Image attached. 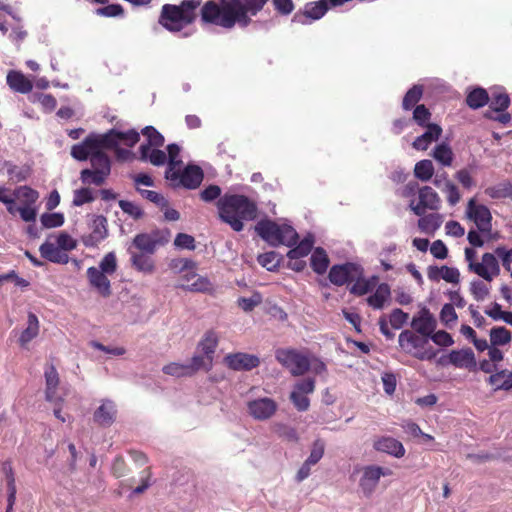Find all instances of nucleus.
<instances>
[{
    "instance_id": "nucleus-1",
    "label": "nucleus",
    "mask_w": 512,
    "mask_h": 512,
    "mask_svg": "<svg viewBox=\"0 0 512 512\" xmlns=\"http://www.w3.org/2000/svg\"><path fill=\"white\" fill-rule=\"evenodd\" d=\"M269 0H219L207 1L200 10L201 21L231 30L236 25L246 28L252 17L263 10Z\"/></svg>"
},
{
    "instance_id": "nucleus-2",
    "label": "nucleus",
    "mask_w": 512,
    "mask_h": 512,
    "mask_svg": "<svg viewBox=\"0 0 512 512\" xmlns=\"http://www.w3.org/2000/svg\"><path fill=\"white\" fill-rule=\"evenodd\" d=\"M218 215L221 221L228 224L234 231L244 228V221L254 220L257 207L247 196L225 194L217 201Z\"/></svg>"
},
{
    "instance_id": "nucleus-3",
    "label": "nucleus",
    "mask_w": 512,
    "mask_h": 512,
    "mask_svg": "<svg viewBox=\"0 0 512 512\" xmlns=\"http://www.w3.org/2000/svg\"><path fill=\"white\" fill-rule=\"evenodd\" d=\"M202 0H183L179 5L162 6L159 23L170 32H180L196 19Z\"/></svg>"
},
{
    "instance_id": "nucleus-4",
    "label": "nucleus",
    "mask_w": 512,
    "mask_h": 512,
    "mask_svg": "<svg viewBox=\"0 0 512 512\" xmlns=\"http://www.w3.org/2000/svg\"><path fill=\"white\" fill-rule=\"evenodd\" d=\"M257 234L269 245L277 247L286 245L291 247L298 241L296 230L290 225H279L272 220H261L255 226Z\"/></svg>"
},
{
    "instance_id": "nucleus-5",
    "label": "nucleus",
    "mask_w": 512,
    "mask_h": 512,
    "mask_svg": "<svg viewBox=\"0 0 512 512\" xmlns=\"http://www.w3.org/2000/svg\"><path fill=\"white\" fill-rule=\"evenodd\" d=\"M400 348L414 358L424 361L436 357L437 351L428 346L429 338L415 333L412 330H403L398 337Z\"/></svg>"
},
{
    "instance_id": "nucleus-6",
    "label": "nucleus",
    "mask_w": 512,
    "mask_h": 512,
    "mask_svg": "<svg viewBox=\"0 0 512 512\" xmlns=\"http://www.w3.org/2000/svg\"><path fill=\"white\" fill-rule=\"evenodd\" d=\"M91 168L80 172V180L83 184L103 185L111 173V160L103 151H95L89 159Z\"/></svg>"
},
{
    "instance_id": "nucleus-7",
    "label": "nucleus",
    "mask_w": 512,
    "mask_h": 512,
    "mask_svg": "<svg viewBox=\"0 0 512 512\" xmlns=\"http://www.w3.org/2000/svg\"><path fill=\"white\" fill-rule=\"evenodd\" d=\"M476 251L472 248H465V259L468 262V269L486 281L491 282L500 273V267L496 256L492 253H484L482 262L476 263L474 259Z\"/></svg>"
},
{
    "instance_id": "nucleus-8",
    "label": "nucleus",
    "mask_w": 512,
    "mask_h": 512,
    "mask_svg": "<svg viewBox=\"0 0 512 512\" xmlns=\"http://www.w3.org/2000/svg\"><path fill=\"white\" fill-rule=\"evenodd\" d=\"M275 358L293 376H302L310 370L308 357L295 349H277Z\"/></svg>"
},
{
    "instance_id": "nucleus-9",
    "label": "nucleus",
    "mask_w": 512,
    "mask_h": 512,
    "mask_svg": "<svg viewBox=\"0 0 512 512\" xmlns=\"http://www.w3.org/2000/svg\"><path fill=\"white\" fill-rule=\"evenodd\" d=\"M166 179L170 180L174 187L182 186L187 189H196L203 181V170L197 165H188L181 173L167 169Z\"/></svg>"
},
{
    "instance_id": "nucleus-10",
    "label": "nucleus",
    "mask_w": 512,
    "mask_h": 512,
    "mask_svg": "<svg viewBox=\"0 0 512 512\" xmlns=\"http://www.w3.org/2000/svg\"><path fill=\"white\" fill-rule=\"evenodd\" d=\"M171 239V231L167 228L153 230L150 233H139L133 239V245L141 252L153 254L160 246Z\"/></svg>"
},
{
    "instance_id": "nucleus-11",
    "label": "nucleus",
    "mask_w": 512,
    "mask_h": 512,
    "mask_svg": "<svg viewBox=\"0 0 512 512\" xmlns=\"http://www.w3.org/2000/svg\"><path fill=\"white\" fill-rule=\"evenodd\" d=\"M466 216L472 220L482 234H490L492 230V215L489 208L483 204H477L475 198L468 201Z\"/></svg>"
},
{
    "instance_id": "nucleus-12",
    "label": "nucleus",
    "mask_w": 512,
    "mask_h": 512,
    "mask_svg": "<svg viewBox=\"0 0 512 512\" xmlns=\"http://www.w3.org/2000/svg\"><path fill=\"white\" fill-rule=\"evenodd\" d=\"M409 207L415 215L422 216L427 209H440L441 199L434 189L430 186H424L418 191V203L415 204L414 201H411Z\"/></svg>"
},
{
    "instance_id": "nucleus-13",
    "label": "nucleus",
    "mask_w": 512,
    "mask_h": 512,
    "mask_svg": "<svg viewBox=\"0 0 512 512\" xmlns=\"http://www.w3.org/2000/svg\"><path fill=\"white\" fill-rule=\"evenodd\" d=\"M440 366L453 365L457 368H467L473 370L476 368V359L471 348L452 350L448 355L441 356L437 360Z\"/></svg>"
},
{
    "instance_id": "nucleus-14",
    "label": "nucleus",
    "mask_w": 512,
    "mask_h": 512,
    "mask_svg": "<svg viewBox=\"0 0 512 512\" xmlns=\"http://www.w3.org/2000/svg\"><path fill=\"white\" fill-rule=\"evenodd\" d=\"M391 475V470L376 465H369L363 468V474L359 486L365 496H370L376 489L382 476Z\"/></svg>"
},
{
    "instance_id": "nucleus-15",
    "label": "nucleus",
    "mask_w": 512,
    "mask_h": 512,
    "mask_svg": "<svg viewBox=\"0 0 512 512\" xmlns=\"http://www.w3.org/2000/svg\"><path fill=\"white\" fill-rule=\"evenodd\" d=\"M247 408L254 419L262 421L271 418L276 413L278 404L272 398L263 397L249 401Z\"/></svg>"
},
{
    "instance_id": "nucleus-16",
    "label": "nucleus",
    "mask_w": 512,
    "mask_h": 512,
    "mask_svg": "<svg viewBox=\"0 0 512 512\" xmlns=\"http://www.w3.org/2000/svg\"><path fill=\"white\" fill-rule=\"evenodd\" d=\"M224 363L235 371H250L260 365V359L253 354L237 352L226 355Z\"/></svg>"
},
{
    "instance_id": "nucleus-17",
    "label": "nucleus",
    "mask_w": 512,
    "mask_h": 512,
    "mask_svg": "<svg viewBox=\"0 0 512 512\" xmlns=\"http://www.w3.org/2000/svg\"><path fill=\"white\" fill-rule=\"evenodd\" d=\"M410 325L415 333L429 338L436 329L437 321L429 309L424 307L412 318Z\"/></svg>"
},
{
    "instance_id": "nucleus-18",
    "label": "nucleus",
    "mask_w": 512,
    "mask_h": 512,
    "mask_svg": "<svg viewBox=\"0 0 512 512\" xmlns=\"http://www.w3.org/2000/svg\"><path fill=\"white\" fill-rule=\"evenodd\" d=\"M358 274L359 267L353 263L334 265L329 271V280L337 286H342L353 281Z\"/></svg>"
},
{
    "instance_id": "nucleus-19",
    "label": "nucleus",
    "mask_w": 512,
    "mask_h": 512,
    "mask_svg": "<svg viewBox=\"0 0 512 512\" xmlns=\"http://www.w3.org/2000/svg\"><path fill=\"white\" fill-rule=\"evenodd\" d=\"M116 404L110 400H102L101 405L95 410L93 420L99 426L110 427L116 420Z\"/></svg>"
},
{
    "instance_id": "nucleus-20",
    "label": "nucleus",
    "mask_w": 512,
    "mask_h": 512,
    "mask_svg": "<svg viewBox=\"0 0 512 512\" xmlns=\"http://www.w3.org/2000/svg\"><path fill=\"white\" fill-rule=\"evenodd\" d=\"M107 274L99 271L96 267H89L87 269V278L90 285L95 288L99 294L105 298L112 294L110 280L106 276Z\"/></svg>"
},
{
    "instance_id": "nucleus-21",
    "label": "nucleus",
    "mask_w": 512,
    "mask_h": 512,
    "mask_svg": "<svg viewBox=\"0 0 512 512\" xmlns=\"http://www.w3.org/2000/svg\"><path fill=\"white\" fill-rule=\"evenodd\" d=\"M373 447L375 450L387 453L397 458H401L405 454L403 444L393 437L383 436L374 441Z\"/></svg>"
},
{
    "instance_id": "nucleus-22",
    "label": "nucleus",
    "mask_w": 512,
    "mask_h": 512,
    "mask_svg": "<svg viewBox=\"0 0 512 512\" xmlns=\"http://www.w3.org/2000/svg\"><path fill=\"white\" fill-rule=\"evenodd\" d=\"M425 127L427 128L426 131L418 136L412 143L413 148L416 150H426L429 145L437 141L442 134V128L437 124L430 123Z\"/></svg>"
},
{
    "instance_id": "nucleus-23",
    "label": "nucleus",
    "mask_w": 512,
    "mask_h": 512,
    "mask_svg": "<svg viewBox=\"0 0 512 512\" xmlns=\"http://www.w3.org/2000/svg\"><path fill=\"white\" fill-rule=\"evenodd\" d=\"M46 390L45 399L49 402L57 400L56 392L59 385V374L53 364H47L44 371Z\"/></svg>"
},
{
    "instance_id": "nucleus-24",
    "label": "nucleus",
    "mask_w": 512,
    "mask_h": 512,
    "mask_svg": "<svg viewBox=\"0 0 512 512\" xmlns=\"http://www.w3.org/2000/svg\"><path fill=\"white\" fill-rule=\"evenodd\" d=\"M41 256L53 263L66 264L69 257L67 253L63 252L57 245L50 241H45L39 248Z\"/></svg>"
},
{
    "instance_id": "nucleus-25",
    "label": "nucleus",
    "mask_w": 512,
    "mask_h": 512,
    "mask_svg": "<svg viewBox=\"0 0 512 512\" xmlns=\"http://www.w3.org/2000/svg\"><path fill=\"white\" fill-rule=\"evenodd\" d=\"M91 139L95 142V150L103 151L104 149H112L119 144L117 130L111 129L104 134H90Z\"/></svg>"
},
{
    "instance_id": "nucleus-26",
    "label": "nucleus",
    "mask_w": 512,
    "mask_h": 512,
    "mask_svg": "<svg viewBox=\"0 0 512 512\" xmlns=\"http://www.w3.org/2000/svg\"><path fill=\"white\" fill-rule=\"evenodd\" d=\"M219 343V337L214 330H208L204 333L202 339L198 343V349H200L206 356L208 362L213 361V354Z\"/></svg>"
},
{
    "instance_id": "nucleus-27",
    "label": "nucleus",
    "mask_w": 512,
    "mask_h": 512,
    "mask_svg": "<svg viewBox=\"0 0 512 512\" xmlns=\"http://www.w3.org/2000/svg\"><path fill=\"white\" fill-rule=\"evenodd\" d=\"M94 145L95 142L89 134L81 143L71 147V156L78 161H86L96 151Z\"/></svg>"
},
{
    "instance_id": "nucleus-28",
    "label": "nucleus",
    "mask_w": 512,
    "mask_h": 512,
    "mask_svg": "<svg viewBox=\"0 0 512 512\" xmlns=\"http://www.w3.org/2000/svg\"><path fill=\"white\" fill-rule=\"evenodd\" d=\"M39 334V321L34 313H29L27 318V327L21 332L19 344L26 347L29 342L36 338Z\"/></svg>"
},
{
    "instance_id": "nucleus-29",
    "label": "nucleus",
    "mask_w": 512,
    "mask_h": 512,
    "mask_svg": "<svg viewBox=\"0 0 512 512\" xmlns=\"http://www.w3.org/2000/svg\"><path fill=\"white\" fill-rule=\"evenodd\" d=\"M7 84L9 87L20 93H28L32 90L33 86L21 72L10 71L7 75Z\"/></svg>"
},
{
    "instance_id": "nucleus-30",
    "label": "nucleus",
    "mask_w": 512,
    "mask_h": 512,
    "mask_svg": "<svg viewBox=\"0 0 512 512\" xmlns=\"http://www.w3.org/2000/svg\"><path fill=\"white\" fill-rule=\"evenodd\" d=\"M140 159L142 161H149L155 166H161L165 164L167 156L164 151L159 149H151L149 145H141L139 148Z\"/></svg>"
},
{
    "instance_id": "nucleus-31",
    "label": "nucleus",
    "mask_w": 512,
    "mask_h": 512,
    "mask_svg": "<svg viewBox=\"0 0 512 512\" xmlns=\"http://www.w3.org/2000/svg\"><path fill=\"white\" fill-rule=\"evenodd\" d=\"M431 156L443 167L452 166L454 160V153L451 147L446 143L436 145Z\"/></svg>"
},
{
    "instance_id": "nucleus-32",
    "label": "nucleus",
    "mask_w": 512,
    "mask_h": 512,
    "mask_svg": "<svg viewBox=\"0 0 512 512\" xmlns=\"http://www.w3.org/2000/svg\"><path fill=\"white\" fill-rule=\"evenodd\" d=\"M132 266L140 272L152 273L155 269L151 254L131 252Z\"/></svg>"
},
{
    "instance_id": "nucleus-33",
    "label": "nucleus",
    "mask_w": 512,
    "mask_h": 512,
    "mask_svg": "<svg viewBox=\"0 0 512 512\" xmlns=\"http://www.w3.org/2000/svg\"><path fill=\"white\" fill-rule=\"evenodd\" d=\"M310 264L313 271L319 275L324 274L329 266V258L326 251L317 247L311 255Z\"/></svg>"
},
{
    "instance_id": "nucleus-34",
    "label": "nucleus",
    "mask_w": 512,
    "mask_h": 512,
    "mask_svg": "<svg viewBox=\"0 0 512 512\" xmlns=\"http://www.w3.org/2000/svg\"><path fill=\"white\" fill-rule=\"evenodd\" d=\"M389 297L390 287L388 284L382 283L377 287L374 294L368 297L367 302L371 307L375 309H381Z\"/></svg>"
},
{
    "instance_id": "nucleus-35",
    "label": "nucleus",
    "mask_w": 512,
    "mask_h": 512,
    "mask_svg": "<svg viewBox=\"0 0 512 512\" xmlns=\"http://www.w3.org/2000/svg\"><path fill=\"white\" fill-rule=\"evenodd\" d=\"M488 382L495 386V390H509L512 388V372L502 370L491 374Z\"/></svg>"
},
{
    "instance_id": "nucleus-36",
    "label": "nucleus",
    "mask_w": 512,
    "mask_h": 512,
    "mask_svg": "<svg viewBox=\"0 0 512 512\" xmlns=\"http://www.w3.org/2000/svg\"><path fill=\"white\" fill-rule=\"evenodd\" d=\"M489 102V95L484 88L478 87L470 91L466 97L467 105L472 109H479Z\"/></svg>"
},
{
    "instance_id": "nucleus-37",
    "label": "nucleus",
    "mask_w": 512,
    "mask_h": 512,
    "mask_svg": "<svg viewBox=\"0 0 512 512\" xmlns=\"http://www.w3.org/2000/svg\"><path fill=\"white\" fill-rule=\"evenodd\" d=\"M485 194L493 199L511 198L512 199V182L503 181L496 185L487 187Z\"/></svg>"
},
{
    "instance_id": "nucleus-38",
    "label": "nucleus",
    "mask_w": 512,
    "mask_h": 512,
    "mask_svg": "<svg viewBox=\"0 0 512 512\" xmlns=\"http://www.w3.org/2000/svg\"><path fill=\"white\" fill-rule=\"evenodd\" d=\"M443 222V217L440 214L422 215L418 220V226L421 230L426 232H434L440 228Z\"/></svg>"
},
{
    "instance_id": "nucleus-39",
    "label": "nucleus",
    "mask_w": 512,
    "mask_h": 512,
    "mask_svg": "<svg viewBox=\"0 0 512 512\" xmlns=\"http://www.w3.org/2000/svg\"><path fill=\"white\" fill-rule=\"evenodd\" d=\"M415 177L421 181H429L434 174V166L431 160L424 159L415 164Z\"/></svg>"
},
{
    "instance_id": "nucleus-40",
    "label": "nucleus",
    "mask_w": 512,
    "mask_h": 512,
    "mask_svg": "<svg viewBox=\"0 0 512 512\" xmlns=\"http://www.w3.org/2000/svg\"><path fill=\"white\" fill-rule=\"evenodd\" d=\"M490 341L493 346L508 344L511 341V332L503 326L493 327L490 330Z\"/></svg>"
},
{
    "instance_id": "nucleus-41",
    "label": "nucleus",
    "mask_w": 512,
    "mask_h": 512,
    "mask_svg": "<svg viewBox=\"0 0 512 512\" xmlns=\"http://www.w3.org/2000/svg\"><path fill=\"white\" fill-rule=\"evenodd\" d=\"M313 247V239L307 237L303 239L296 247L288 251V259L303 258L307 256Z\"/></svg>"
},
{
    "instance_id": "nucleus-42",
    "label": "nucleus",
    "mask_w": 512,
    "mask_h": 512,
    "mask_svg": "<svg viewBox=\"0 0 512 512\" xmlns=\"http://www.w3.org/2000/svg\"><path fill=\"white\" fill-rule=\"evenodd\" d=\"M186 367L189 376L194 375L201 369L209 370L212 366V362H208L206 356L194 355L190 361L186 362Z\"/></svg>"
},
{
    "instance_id": "nucleus-43",
    "label": "nucleus",
    "mask_w": 512,
    "mask_h": 512,
    "mask_svg": "<svg viewBox=\"0 0 512 512\" xmlns=\"http://www.w3.org/2000/svg\"><path fill=\"white\" fill-rule=\"evenodd\" d=\"M422 94L423 87L421 85H414L412 88H410L403 98V109L410 110L412 107H414L417 104V102L421 99Z\"/></svg>"
},
{
    "instance_id": "nucleus-44",
    "label": "nucleus",
    "mask_w": 512,
    "mask_h": 512,
    "mask_svg": "<svg viewBox=\"0 0 512 512\" xmlns=\"http://www.w3.org/2000/svg\"><path fill=\"white\" fill-rule=\"evenodd\" d=\"M178 287L192 292H207L212 289V284L206 277L198 276L194 282L190 284L181 283Z\"/></svg>"
},
{
    "instance_id": "nucleus-45",
    "label": "nucleus",
    "mask_w": 512,
    "mask_h": 512,
    "mask_svg": "<svg viewBox=\"0 0 512 512\" xmlns=\"http://www.w3.org/2000/svg\"><path fill=\"white\" fill-rule=\"evenodd\" d=\"M15 195L24 203V205H34L39 198V193L28 186H21L17 188L15 190Z\"/></svg>"
},
{
    "instance_id": "nucleus-46",
    "label": "nucleus",
    "mask_w": 512,
    "mask_h": 512,
    "mask_svg": "<svg viewBox=\"0 0 512 512\" xmlns=\"http://www.w3.org/2000/svg\"><path fill=\"white\" fill-rule=\"evenodd\" d=\"M95 200L93 192L90 188L84 187L80 189H76L73 192V201L72 204L76 207H80L86 203H91Z\"/></svg>"
},
{
    "instance_id": "nucleus-47",
    "label": "nucleus",
    "mask_w": 512,
    "mask_h": 512,
    "mask_svg": "<svg viewBox=\"0 0 512 512\" xmlns=\"http://www.w3.org/2000/svg\"><path fill=\"white\" fill-rule=\"evenodd\" d=\"M137 192L145 199L157 205L160 209L167 206L168 200L160 193L152 190L141 189L136 187Z\"/></svg>"
},
{
    "instance_id": "nucleus-48",
    "label": "nucleus",
    "mask_w": 512,
    "mask_h": 512,
    "mask_svg": "<svg viewBox=\"0 0 512 512\" xmlns=\"http://www.w3.org/2000/svg\"><path fill=\"white\" fill-rule=\"evenodd\" d=\"M142 134L147 138V143L145 145H149L151 148L161 147L164 144V137L161 133H159L153 126H146L142 130Z\"/></svg>"
},
{
    "instance_id": "nucleus-49",
    "label": "nucleus",
    "mask_w": 512,
    "mask_h": 512,
    "mask_svg": "<svg viewBox=\"0 0 512 512\" xmlns=\"http://www.w3.org/2000/svg\"><path fill=\"white\" fill-rule=\"evenodd\" d=\"M325 452V442L322 439H316L311 446L308 458L305 460L308 464L316 465L323 457Z\"/></svg>"
},
{
    "instance_id": "nucleus-50",
    "label": "nucleus",
    "mask_w": 512,
    "mask_h": 512,
    "mask_svg": "<svg viewBox=\"0 0 512 512\" xmlns=\"http://www.w3.org/2000/svg\"><path fill=\"white\" fill-rule=\"evenodd\" d=\"M44 228H57L63 225L64 215L62 213H44L40 217Z\"/></svg>"
},
{
    "instance_id": "nucleus-51",
    "label": "nucleus",
    "mask_w": 512,
    "mask_h": 512,
    "mask_svg": "<svg viewBox=\"0 0 512 512\" xmlns=\"http://www.w3.org/2000/svg\"><path fill=\"white\" fill-rule=\"evenodd\" d=\"M5 167L7 168L9 179L12 181L21 182L28 177L29 169L26 167H18L10 162H6Z\"/></svg>"
},
{
    "instance_id": "nucleus-52",
    "label": "nucleus",
    "mask_w": 512,
    "mask_h": 512,
    "mask_svg": "<svg viewBox=\"0 0 512 512\" xmlns=\"http://www.w3.org/2000/svg\"><path fill=\"white\" fill-rule=\"evenodd\" d=\"M99 271L112 275L117 270V260L114 252L107 253L99 263Z\"/></svg>"
},
{
    "instance_id": "nucleus-53",
    "label": "nucleus",
    "mask_w": 512,
    "mask_h": 512,
    "mask_svg": "<svg viewBox=\"0 0 512 512\" xmlns=\"http://www.w3.org/2000/svg\"><path fill=\"white\" fill-rule=\"evenodd\" d=\"M490 101V108L496 112L504 111L510 104V98L506 93H493Z\"/></svg>"
},
{
    "instance_id": "nucleus-54",
    "label": "nucleus",
    "mask_w": 512,
    "mask_h": 512,
    "mask_svg": "<svg viewBox=\"0 0 512 512\" xmlns=\"http://www.w3.org/2000/svg\"><path fill=\"white\" fill-rule=\"evenodd\" d=\"M442 192L446 194V199L450 206H455L461 199L458 187L451 180L445 181Z\"/></svg>"
},
{
    "instance_id": "nucleus-55",
    "label": "nucleus",
    "mask_w": 512,
    "mask_h": 512,
    "mask_svg": "<svg viewBox=\"0 0 512 512\" xmlns=\"http://www.w3.org/2000/svg\"><path fill=\"white\" fill-rule=\"evenodd\" d=\"M92 233L94 238L104 240L108 235L107 219L102 215H98L93 220Z\"/></svg>"
},
{
    "instance_id": "nucleus-56",
    "label": "nucleus",
    "mask_w": 512,
    "mask_h": 512,
    "mask_svg": "<svg viewBox=\"0 0 512 512\" xmlns=\"http://www.w3.org/2000/svg\"><path fill=\"white\" fill-rule=\"evenodd\" d=\"M169 267L175 273H184L187 270L196 269V263L188 258H176L170 261Z\"/></svg>"
},
{
    "instance_id": "nucleus-57",
    "label": "nucleus",
    "mask_w": 512,
    "mask_h": 512,
    "mask_svg": "<svg viewBox=\"0 0 512 512\" xmlns=\"http://www.w3.org/2000/svg\"><path fill=\"white\" fill-rule=\"evenodd\" d=\"M277 256L278 255L276 252L270 251L258 255L257 261L262 267L266 268L268 271H274L279 265Z\"/></svg>"
},
{
    "instance_id": "nucleus-58",
    "label": "nucleus",
    "mask_w": 512,
    "mask_h": 512,
    "mask_svg": "<svg viewBox=\"0 0 512 512\" xmlns=\"http://www.w3.org/2000/svg\"><path fill=\"white\" fill-rule=\"evenodd\" d=\"M289 399L293 403L294 407L300 412H305L310 407V400L307 395L299 393L298 391L292 390Z\"/></svg>"
},
{
    "instance_id": "nucleus-59",
    "label": "nucleus",
    "mask_w": 512,
    "mask_h": 512,
    "mask_svg": "<svg viewBox=\"0 0 512 512\" xmlns=\"http://www.w3.org/2000/svg\"><path fill=\"white\" fill-rule=\"evenodd\" d=\"M470 292L475 300L483 301L489 295V288L484 282L474 280L470 284Z\"/></svg>"
},
{
    "instance_id": "nucleus-60",
    "label": "nucleus",
    "mask_w": 512,
    "mask_h": 512,
    "mask_svg": "<svg viewBox=\"0 0 512 512\" xmlns=\"http://www.w3.org/2000/svg\"><path fill=\"white\" fill-rule=\"evenodd\" d=\"M119 207L124 213L128 214L133 219H140L144 215L143 210L131 201L120 200Z\"/></svg>"
},
{
    "instance_id": "nucleus-61",
    "label": "nucleus",
    "mask_w": 512,
    "mask_h": 512,
    "mask_svg": "<svg viewBox=\"0 0 512 512\" xmlns=\"http://www.w3.org/2000/svg\"><path fill=\"white\" fill-rule=\"evenodd\" d=\"M262 297L259 293L253 294L251 297H241L238 299V306L245 312L252 311L256 306L260 305Z\"/></svg>"
},
{
    "instance_id": "nucleus-62",
    "label": "nucleus",
    "mask_w": 512,
    "mask_h": 512,
    "mask_svg": "<svg viewBox=\"0 0 512 512\" xmlns=\"http://www.w3.org/2000/svg\"><path fill=\"white\" fill-rule=\"evenodd\" d=\"M174 245L178 249H195V239L193 236L186 233H178L174 239Z\"/></svg>"
},
{
    "instance_id": "nucleus-63",
    "label": "nucleus",
    "mask_w": 512,
    "mask_h": 512,
    "mask_svg": "<svg viewBox=\"0 0 512 512\" xmlns=\"http://www.w3.org/2000/svg\"><path fill=\"white\" fill-rule=\"evenodd\" d=\"M429 339H431L436 345L442 347H449L454 344L452 336L444 330H439L437 332L434 331L429 336Z\"/></svg>"
},
{
    "instance_id": "nucleus-64",
    "label": "nucleus",
    "mask_w": 512,
    "mask_h": 512,
    "mask_svg": "<svg viewBox=\"0 0 512 512\" xmlns=\"http://www.w3.org/2000/svg\"><path fill=\"white\" fill-rule=\"evenodd\" d=\"M430 117L431 113L425 105L421 104L415 107L413 112V119L418 125L423 127L427 126L429 124L428 121L430 120Z\"/></svg>"
}]
</instances>
